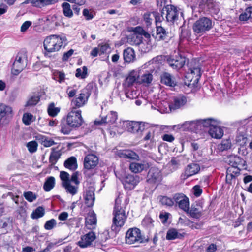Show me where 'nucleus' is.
<instances>
[{"label": "nucleus", "instance_id": "nucleus-1", "mask_svg": "<svg viewBox=\"0 0 252 252\" xmlns=\"http://www.w3.org/2000/svg\"><path fill=\"white\" fill-rule=\"evenodd\" d=\"M121 200L118 197L115 199V204L114 207L113 214V224L111 230L115 233L118 232L120 229L124 225L127 216L125 208L121 206Z\"/></svg>", "mask_w": 252, "mask_h": 252}, {"label": "nucleus", "instance_id": "nucleus-2", "mask_svg": "<svg viewBox=\"0 0 252 252\" xmlns=\"http://www.w3.org/2000/svg\"><path fill=\"white\" fill-rule=\"evenodd\" d=\"M157 5L160 7L163 6L165 13V16L166 20L168 22L174 23L177 22L179 18V14H180V18H183V13L180 12V10L177 7L173 5H165V0H157Z\"/></svg>", "mask_w": 252, "mask_h": 252}, {"label": "nucleus", "instance_id": "nucleus-3", "mask_svg": "<svg viewBox=\"0 0 252 252\" xmlns=\"http://www.w3.org/2000/svg\"><path fill=\"white\" fill-rule=\"evenodd\" d=\"M214 24L212 20L206 17H200L193 24L192 29L195 34L199 36L206 33L213 27Z\"/></svg>", "mask_w": 252, "mask_h": 252}, {"label": "nucleus", "instance_id": "nucleus-4", "mask_svg": "<svg viewBox=\"0 0 252 252\" xmlns=\"http://www.w3.org/2000/svg\"><path fill=\"white\" fill-rule=\"evenodd\" d=\"M63 45V40L61 37L56 35L47 36L44 40L43 46L46 52L48 53L58 51Z\"/></svg>", "mask_w": 252, "mask_h": 252}, {"label": "nucleus", "instance_id": "nucleus-5", "mask_svg": "<svg viewBox=\"0 0 252 252\" xmlns=\"http://www.w3.org/2000/svg\"><path fill=\"white\" fill-rule=\"evenodd\" d=\"M125 238L126 243L129 244L142 243L148 241V239H145L141 235L140 230L137 228L129 229L126 233Z\"/></svg>", "mask_w": 252, "mask_h": 252}, {"label": "nucleus", "instance_id": "nucleus-6", "mask_svg": "<svg viewBox=\"0 0 252 252\" xmlns=\"http://www.w3.org/2000/svg\"><path fill=\"white\" fill-rule=\"evenodd\" d=\"M92 89V86L91 85H88L85 88L83 89L80 94L77 95V97L72 100V105L78 108L85 105L91 94Z\"/></svg>", "mask_w": 252, "mask_h": 252}, {"label": "nucleus", "instance_id": "nucleus-7", "mask_svg": "<svg viewBox=\"0 0 252 252\" xmlns=\"http://www.w3.org/2000/svg\"><path fill=\"white\" fill-rule=\"evenodd\" d=\"M13 115V109L10 106L0 103V126L8 124Z\"/></svg>", "mask_w": 252, "mask_h": 252}, {"label": "nucleus", "instance_id": "nucleus-8", "mask_svg": "<svg viewBox=\"0 0 252 252\" xmlns=\"http://www.w3.org/2000/svg\"><path fill=\"white\" fill-rule=\"evenodd\" d=\"M81 113V111L80 110H72L68 113L66 121L67 125L70 127H78L82 125L83 120Z\"/></svg>", "mask_w": 252, "mask_h": 252}, {"label": "nucleus", "instance_id": "nucleus-9", "mask_svg": "<svg viewBox=\"0 0 252 252\" xmlns=\"http://www.w3.org/2000/svg\"><path fill=\"white\" fill-rule=\"evenodd\" d=\"M26 65L27 62L25 55L22 53H18L13 64L12 73L15 75H17L23 70Z\"/></svg>", "mask_w": 252, "mask_h": 252}, {"label": "nucleus", "instance_id": "nucleus-10", "mask_svg": "<svg viewBox=\"0 0 252 252\" xmlns=\"http://www.w3.org/2000/svg\"><path fill=\"white\" fill-rule=\"evenodd\" d=\"M161 180L162 175L159 169L156 167H151L147 176V182L149 184H158Z\"/></svg>", "mask_w": 252, "mask_h": 252}, {"label": "nucleus", "instance_id": "nucleus-11", "mask_svg": "<svg viewBox=\"0 0 252 252\" xmlns=\"http://www.w3.org/2000/svg\"><path fill=\"white\" fill-rule=\"evenodd\" d=\"M181 128L183 130L190 131L195 133L202 131L200 119L185 122L182 125Z\"/></svg>", "mask_w": 252, "mask_h": 252}, {"label": "nucleus", "instance_id": "nucleus-12", "mask_svg": "<svg viewBox=\"0 0 252 252\" xmlns=\"http://www.w3.org/2000/svg\"><path fill=\"white\" fill-rule=\"evenodd\" d=\"M189 67V72L187 74L188 76L186 77H190L192 76V78H195L194 82L198 81L201 76V68L199 67V63H196L195 61H192L188 64Z\"/></svg>", "mask_w": 252, "mask_h": 252}, {"label": "nucleus", "instance_id": "nucleus-13", "mask_svg": "<svg viewBox=\"0 0 252 252\" xmlns=\"http://www.w3.org/2000/svg\"><path fill=\"white\" fill-rule=\"evenodd\" d=\"M186 59L185 57L181 55L176 56L174 57H170L167 60L168 63L173 68L175 69H180L182 68L186 63Z\"/></svg>", "mask_w": 252, "mask_h": 252}, {"label": "nucleus", "instance_id": "nucleus-14", "mask_svg": "<svg viewBox=\"0 0 252 252\" xmlns=\"http://www.w3.org/2000/svg\"><path fill=\"white\" fill-rule=\"evenodd\" d=\"M187 102V98L182 94L175 96L172 98V101L169 105L170 109L176 110L184 106Z\"/></svg>", "mask_w": 252, "mask_h": 252}, {"label": "nucleus", "instance_id": "nucleus-15", "mask_svg": "<svg viewBox=\"0 0 252 252\" xmlns=\"http://www.w3.org/2000/svg\"><path fill=\"white\" fill-rule=\"evenodd\" d=\"M127 130L131 133L141 132L145 129L144 123L138 122H126Z\"/></svg>", "mask_w": 252, "mask_h": 252}, {"label": "nucleus", "instance_id": "nucleus-16", "mask_svg": "<svg viewBox=\"0 0 252 252\" xmlns=\"http://www.w3.org/2000/svg\"><path fill=\"white\" fill-rule=\"evenodd\" d=\"M96 236L94 233L91 231L82 236L78 245L81 248H85L91 245L92 242L95 240Z\"/></svg>", "mask_w": 252, "mask_h": 252}, {"label": "nucleus", "instance_id": "nucleus-17", "mask_svg": "<svg viewBox=\"0 0 252 252\" xmlns=\"http://www.w3.org/2000/svg\"><path fill=\"white\" fill-rule=\"evenodd\" d=\"M226 162L231 166L239 167H244L246 165V161L240 157L231 155L228 156L226 158Z\"/></svg>", "mask_w": 252, "mask_h": 252}, {"label": "nucleus", "instance_id": "nucleus-18", "mask_svg": "<svg viewBox=\"0 0 252 252\" xmlns=\"http://www.w3.org/2000/svg\"><path fill=\"white\" fill-rule=\"evenodd\" d=\"M117 119V114L116 112L111 111L106 116L102 117L101 120H96L94 122L95 125H102L108 124L109 125L114 124Z\"/></svg>", "mask_w": 252, "mask_h": 252}, {"label": "nucleus", "instance_id": "nucleus-19", "mask_svg": "<svg viewBox=\"0 0 252 252\" xmlns=\"http://www.w3.org/2000/svg\"><path fill=\"white\" fill-rule=\"evenodd\" d=\"M98 158L94 154H89L84 158V166L86 169L90 170L94 168L98 164Z\"/></svg>", "mask_w": 252, "mask_h": 252}, {"label": "nucleus", "instance_id": "nucleus-20", "mask_svg": "<svg viewBox=\"0 0 252 252\" xmlns=\"http://www.w3.org/2000/svg\"><path fill=\"white\" fill-rule=\"evenodd\" d=\"M200 170V165L198 164L192 163L188 164L185 169V173L182 176L184 179L195 175L198 173Z\"/></svg>", "mask_w": 252, "mask_h": 252}, {"label": "nucleus", "instance_id": "nucleus-21", "mask_svg": "<svg viewBox=\"0 0 252 252\" xmlns=\"http://www.w3.org/2000/svg\"><path fill=\"white\" fill-rule=\"evenodd\" d=\"M160 82L167 86L174 87L177 85L175 77L168 72H163L160 75Z\"/></svg>", "mask_w": 252, "mask_h": 252}, {"label": "nucleus", "instance_id": "nucleus-22", "mask_svg": "<svg viewBox=\"0 0 252 252\" xmlns=\"http://www.w3.org/2000/svg\"><path fill=\"white\" fill-rule=\"evenodd\" d=\"M203 208L200 203L192 204L189 213L191 217L198 219L202 215Z\"/></svg>", "mask_w": 252, "mask_h": 252}, {"label": "nucleus", "instance_id": "nucleus-23", "mask_svg": "<svg viewBox=\"0 0 252 252\" xmlns=\"http://www.w3.org/2000/svg\"><path fill=\"white\" fill-rule=\"evenodd\" d=\"M85 204L89 207H91L93 206L95 197L94 189L89 188L87 189L84 194Z\"/></svg>", "mask_w": 252, "mask_h": 252}, {"label": "nucleus", "instance_id": "nucleus-24", "mask_svg": "<svg viewBox=\"0 0 252 252\" xmlns=\"http://www.w3.org/2000/svg\"><path fill=\"white\" fill-rule=\"evenodd\" d=\"M156 28V34L154 36L157 40H166L170 39L169 32L161 26L157 25Z\"/></svg>", "mask_w": 252, "mask_h": 252}, {"label": "nucleus", "instance_id": "nucleus-25", "mask_svg": "<svg viewBox=\"0 0 252 252\" xmlns=\"http://www.w3.org/2000/svg\"><path fill=\"white\" fill-rule=\"evenodd\" d=\"M64 188L67 192L70 193L72 195L75 194L77 191V187L73 186L69 183V174L64 171Z\"/></svg>", "mask_w": 252, "mask_h": 252}, {"label": "nucleus", "instance_id": "nucleus-26", "mask_svg": "<svg viewBox=\"0 0 252 252\" xmlns=\"http://www.w3.org/2000/svg\"><path fill=\"white\" fill-rule=\"evenodd\" d=\"M239 167L231 166L227 168L226 171V182L231 184V181L240 174Z\"/></svg>", "mask_w": 252, "mask_h": 252}, {"label": "nucleus", "instance_id": "nucleus-27", "mask_svg": "<svg viewBox=\"0 0 252 252\" xmlns=\"http://www.w3.org/2000/svg\"><path fill=\"white\" fill-rule=\"evenodd\" d=\"M208 132L212 138L216 139H220L223 135V130L219 124L215 125L208 129Z\"/></svg>", "mask_w": 252, "mask_h": 252}, {"label": "nucleus", "instance_id": "nucleus-28", "mask_svg": "<svg viewBox=\"0 0 252 252\" xmlns=\"http://www.w3.org/2000/svg\"><path fill=\"white\" fill-rule=\"evenodd\" d=\"M35 138L36 140L45 147H50L55 144L51 138L40 134H36L35 136Z\"/></svg>", "mask_w": 252, "mask_h": 252}, {"label": "nucleus", "instance_id": "nucleus-29", "mask_svg": "<svg viewBox=\"0 0 252 252\" xmlns=\"http://www.w3.org/2000/svg\"><path fill=\"white\" fill-rule=\"evenodd\" d=\"M206 9L209 12L213 14H217L220 11L218 3L213 0H206Z\"/></svg>", "mask_w": 252, "mask_h": 252}, {"label": "nucleus", "instance_id": "nucleus-30", "mask_svg": "<svg viewBox=\"0 0 252 252\" xmlns=\"http://www.w3.org/2000/svg\"><path fill=\"white\" fill-rule=\"evenodd\" d=\"M110 238L109 232L105 230L102 232L99 233L96 236L95 245L97 247L103 246L104 243Z\"/></svg>", "mask_w": 252, "mask_h": 252}, {"label": "nucleus", "instance_id": "nucleus-31", "mask_svg": "<svg viewBox=\"0 0 252 252\" xmlns=\"http://www.w3.org/2000/svg\"><path fill=\"white\" fill-rule=\"evenodd\" d=\"M201 125L202 126V131H205L206 128L210 129L215 125L219 124L218 121L213 118H207L204 119H200Z\"/></svg>", "mask_w": 252, "mask_h": 252}, {"label": "nucleus", "instance_id": "nucleus-32", "mask_svg": "<svg viewBox=\"0 0 252 252\" xmlns=\"http://www.w3.org/2000/svg\"><path fill=\"white\" fill-rule=\"evenodd\" d=\"M123 58L126 62L130 63L133 62L135 59L134 50L131 47L125 49L123 51Z\"/></svg>", "mask_w": 252, "mask_h": 252}, {"label": "nucleus", "instance_id": "nucleus-33", "mask_svg": "<svg viewBox=\"0 0 252 252\" xmlns=\"http://www.w3.org/2000/svg\"><path fill=\"white\" fill-rule=\"evenodd\" d=\"M247 141V137L244 128L241 127L238 130L236 141L240 146H244Z\"/></svg>", "mask_w": 252, "mask_h": 252}, {"label": "nucleus", "instance_id": "nucleus-34", "mask_svg": "<svg viewBox=\"0 0 252 252\" xmlns=\"http://www.w3.org/2000/svg\"><path fill=\"white\" fill-rule=\"evenodd\" d=\"M185 234L184 233L182 234L178 233L176 229L171 228L167 231L166 238L168 240H174L176 238L181 239Z\"/></svg>", "mask_w": 252, "mask_h": 252}, {"label": "nucleus", "instance_id": "nucleus-35", "mask_svg": "<svg viewBox=\"0 0 252 252\" xmlns=\"http://www.w3.org/2000/svg\"><path fill=\"white\" fill-rule=\"evenodd\" d=\"M64 166L70 170L74 171L77 168V160L75 157H71L64 162Z\"/></svg>", "mask_w": 252, "mask_h": 252}, {"label": "nucleus", "instance_id": "nucleus-36", "mask_svg": "<svg viewBox=\"0 0 252 252\" xmlns=\"http://www.w3.org/2000/svg\"><path fill=\"white\" fill-rule=\"evenodd\" d=\"M147 168L146 164L132 162L129 165V169L134 173H140Z\"/></svg>", "mask_w": 252, "mask_h": 252}, {"label": "nucleus", "instance_id": "nucleus-37", "mask_svg": "<svg viewBox=\"0 0 252 252\" xmlns=\"http://www.w3.org/2000/svg\"><path fill=\"white\" fill-rule=\"evenodd\" d=\"M58 0H32L33 6L38 8L54 4Z\"/></svg>", "mask_w": 252, "mask_h": 252}, {"label": "nucleus", "instance_id": "nucleus-38", "mask_svg": "<svg viewBox=\"0 0 252 252\" xmlns=\"http://www.w3.org/2000/svg\"><path fill=\"white\" fill-rule=\"evenodd\" d=\"M139 179L140 177L138 175L128 174L126 176L124 181L125 184L135 186L139 182Z\"/></svg>", "mask_w": 252, "mask_h": 252}, {"label": "nucleus", "instance_id": "nucleus-39", "mask_svg": "<svg viewBox=\"0 0 252 252\" xmlns=\"http://www.w3.org/2000/svg\"><path fill=\"white\" fill-rule=\"evenodd\" d=\"M120 157L125 158L139 160V156L131 150H125L121 153Z\"/></svg>", "mask_w": 252, "mask_h": 252}, {"label": "nucleus", "instance_id": "nucleus-40", "mask_svg": "<svg viewBox=\"0 0 252 252\" xmlns=\"http://www.w3.org/2000/svg\"><path fill=\"white\" fill-rule=\"evenodd\" d=\"M139 77V73L137 71L132 70L126 78V83L128 86L132 85Z\"/></svg>", "mask_w": 252, "mask_h": 252}, {"label": "nucleus", "instance_id": "nucleus-41", "mask_svg": "<svg viewBox=\"0 0 252 252\" xmlns=\"http://www.w3.org/2000/svg\"><path fill=\"white\" fill-rule=\"evenodd\" d=\"M44 214V208L42 206H39L33 211L31 215V217L32 219H38L42 217Z\"/></svg>", "mask_w": 252, "mask_h": 252}, {"label": "nucleus", "instance_id": "nucleus-42", "mask_svg": "<svg viewBox=\"0 0 252 252\" xmlns=\"http://www.w3.org/2000/svg\"><path fill=\"white\" fill-rule=\"evenodd\" d=\"M231 146L232 144L229 139H223L218 145V149L220 151L223 152L230 149Z\"/></svg>", "mask_w": 252, "mask_h": 252}, {"label": "nucleus", "instance_id": "nucleus-43", "mask_svg": "<svg viewBox=\"0 0 252 252\" xmlns=\"http://www.w3.org/2000/svg\"><path fill=\"white\" fill-rule=\"evenodd\" d=\"M55 186V178L53 177H48L45 181L43 188L45 191H50Z\"/></svg>", "mask_w": 252, "mask_h": 252}, {"label": "nucleus", "instance_id": "nucleus-44", "mask_svg": "<svg viewBox=\"0 0 252 252\" xmlns=\"http://www.w3.org/2000/svg\"><path fill=\"white\" fill-rule=\"evenodd\" d=\"M40 100V97L38 95H32L29 96L25 106L31 107L37 104Z\"/></svg>", "mask_w": 252, "mask_h": 252}, {"label": "nucleus", "instance_id": "nucleus-45", "mask_svg": "<svg viewBox=\"0 0 252 252\" xmlns=\"http://www.w3.org/2000/svg\"><path fill=\"white\" fill-rule=\"evenodd\" d=\"M88 76V69L85 66L81 68H78L76 70L75 76L77 78L85 79Z\"/></svg>", "mask_w": 252, "mask_h": 252}, {"label": "nucleus", "instance_id": "nucleus-46", "mask_svg": "<svg viewBox=\"0 0 252 252\" xmlns=\"http://www.w3.org/2000/svg\"><path fill=\"white\" fill-rule=\"evenodd\" d=\"M178 205L180 209L187 213H189V199L187 197H186L185 199H183L181 202L178 204Z\"/></svg>", "mask_w": 252, "mask_h": 252}, {"label": "nucleus", "instance_id": "nucleus-47", "mask_svg": "<svg viewBox=\"0 0 252 252\" xmlns=\"http://www.w3.org/2000/svg\"><path fill=\"white\" fill-rule=\"evenodd\" d=\"M159 201L163 205L172 206L174 204V201L171 198L167 196H160L159 197Z\"/></svg>", "mask_w": 252, "mask_h": 252}, {"label": "nucleus", "instance_id": "nucleus-48", "mask_svg": "<svg viewBox=\"0 0 252 252\" xmlns=\"http://www.w3.org/2000/svg\"><path fill=\"white\" fill-rule=\"evenodd\" d=\"M25 198L29 202H32L37 198V195L32 191H26L23 193Z\"/></svg>", "mask_w": 252, "mask_h": 252}, {"label": "nucleus", "instance_id": "nucleus-49", "mask_svg": "<svg viewBox=\"0 0 252 252\" xmlns=\"http://www.w3.org/2000/svg\"><path fill=\"white\" fill-rule=\"evenodd\" d=\"M165 14L164 9H162V10L161 12V15L158 13L157 12H153V17L155 19V22L156 24V27L158 26H160L159 24L161 22L162 20L164 19V15Z\"/></svg>", "mask_w": 252, "mask_h": 252}, {"label": "nucleus", "instance_id": "nucleus-50", "mask_svg": "<svg viewBox=\"0 0 252 252\" xmlns=\"http://www.w3.org/2000/svg\"><path fill=\"white\" fill-rule=\"evenodd\" d=\"M22 121L26 125H29L33 122V116L31 113H25L22 118Z\"/></svg>", "mask_w": 252, "mask_h": 252}, {"label": "nucleus", "instance_id": "nucleus-51", "mask_svg": "<svg viewBox=\"0 0 252 252\" xmlns=\"http://www.w3.org/2000/svg\"><path fill=\"white\" fill-rule=\"evenodd\" d=\"M60 112V109L55 107L54 103H51L48 108V114L52 117H55Z\"/></svg>", "mask_w": 252, "mask_h": 252}, {"label": "nucleus", "instance_id": "nucleus-52", "mask_svg": "<svg viewBox=\"0 0 252 252\" xmlns=\"http://www.w3.org/2000/svg\"><path fill=\"white\" fill-rule=\"evenodd\" d=\"M37 142L34 141H30L27 144L28 150L31 153H34L37 151Z\"/></svg>", "mask_w": 252, "mask_h": 252}, {"label": "nucleus", "instance_id": "nucleus-53", "mask_svg": "<svg viewBox=\"0 0 252 252\" xmlns=\"http://www.w3.org/2000/svg\"><path fill=\"white\" fill-rule=\"evenodd\" d=\"M64 15L69 18L73 16V12L71 9L70 5L67 2H64Z\"/></svg>", "mask_w": 252, "mask_h": 252}, {"label": "nucleus", "instance_id": "nucleus-54", "mask_svg": "<svg viewBox=\"0 0 252 252\" xmlns=\"http://www.w3.org/2000/svg\"><path fill=\"white\" fill-rule=\"evenodd\" d=\"M153 80V75L149 73H146L142 75L141 81L142 83L149 84Z\"/></svg>", "mask_w": 252, "mask_h": 252}, {"label": "nucleus", "instance_id": "nucleus-55", "mask_svg": "<svg viewBox=\"0 0 252 252\" xmlns=\"http://www.w3.org/2000/svg\"><path fill=\"white\" fill-rule=\"evenodd\" d=\"M96 223V218L95 215H91L86 220V225H95Z\"/></svg>", "mask_w": 252, "mask_h": 252}, {"label": "nucleus", "instance_id": "nucleus-56", "mask_svg": "<svg viewBox=\"0 0 252 252\" xmlns=\"http://www.w3.org/2000/svg\"><path fill=\"white\" fill-rule=\"evenodd\" d=\"M153 18V12L144 14L143 16L144 21L147 26L151 24Z\"/></svg>", "mask_w": 252, "mask_h": 252}, {"label": "nucleus", "instance_id": "nucleus-57", "mask_svg": "<svg viewBox=\"0 0 252 252\" xmlns=\"http://www.w3.org/2000/svg\"><path fill=\"white\" fill-rule=\"evenodd\" d=\"M61 154L58 152H52L49 158L50 162L52 164H55L57 160L60 158Z\"/></svg>", "mask_w": 252, "mask_h": 252}, {"label": "nucleus", "instance_id": "nucleus-58", "mask_svg": "<svg viewBox=\"0 0 252 252\" xmlns=\"http://www.w3.org/2000/svg\"><path fill=\"white\" fill-rule=\"evenodd\" d=\"M56 224V221L55 219H52L47 221L44 224V228L46 230H51L55 226Z\"/></svg>", "mask_w": 252, "mask_h": 252}, {"label": "nucleus", "instance_id": "nucleus-59", "mask_svg": "<svg viewBox=\"0 0 252 252\" xmlns=\"http://www.w3.org/2000/svg\"><path fill=\"white\" fill-rule=\"evenodd\" d=\"M125 94L126 96L130 99L136 98L137 97L136 91L133 90H128Z\"/></svg>", "mask_w": 252, "mask_h": 252}, {"label": "nucleus", "instance_id": "nucleus-60", "mask_svg": "<svg viewBox=\"0 0 252 252\" xmlns=\"http://www.w3.org/2000/svg\"><path fill=\"white\" fill-rule=\"evenodd\" d=\"M78 172H74L72 174L71 178H70V175L69 174V183H71V182H72L73 183H74L76 185H78L79 183V182L78 180Z\"/></svg>", "mask_w": 252, "mask_h": 252}, {"label": "nucleus", "instance_id": "nucleus-61", "mask_svg": "<svg viewBox=\"0 0 252 252\" xmlns=\"http://www.w3.org/2000/svg\"><path fill=\"white\" fill-rule=\"evenodd\" d=\"M10 223V220L9 218H5L3 219H0V228H5Z\"/></svg>", "mask_w": 252, "mask_h": 252}, {"label": "nucleus", "instance_id": "nucleus-62", "mask_svg": "<svg viewBox=\"0 0 252 252\" xmlns=\"http://www.w3.org/2000/svg\"><path fill=\"white\" fill-rule=\"evenodd\" d=\"M53 78L61 83L63 80V73L60 71H56L53 73Z\"/></svg>", "mask_w": 252, "mask_h": 252}, {"label": "nucleus", "instance_id": "nucleus-63", "mask_svg": "<svg viewBox=\"0 0 252 252\" xmlns=\"http://www.w3.org/2000/svg\"><path fill=\"white\" fill-rule=\"evenodd\" d=\"M186 196L182 193H176L173 196V199L176 204H179L183 199H185Z\"/></svg>", "mask_w": 252, "mask_h": 252}, {"label": "nucleus", "instance_id": "nucleus-64", "mask_svg": "<svg viewBox=\"0 0 252 252\" xmlns=\"http://www.w3.org/2000/svg\"><path fill=\"white\" fill-rule=\"evenodd\" d=\"M132 39L134 40V44L136 45H140L142 42V37L141 35L134 34L132 35Z\"/></svg>", "mask_w": 252, "mask_h": 252}]
</instances>
